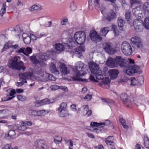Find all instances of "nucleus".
Masks as SVG:
<instances>
[{"instance_id": "49530a36", "label": "nucleus", "mask_w": 149, "mask_h": 149, "mask_svg": "<svg viewBox=\"0 0 149 149\" xmlns=\"http://www.w3.org/2000/svg\"><path fill=\"white\" fill-rule=\"evenodd\" d=\"M137 6H136V7L133 8L132 10V13L136 17L139 16V11L138 10Z\"/></svg>"}, {"instance_id": "4c0bfd02", "label": "nucleus", "mask_w": 149, "mask_h": 149, "mask_svg": "<svg viewBox=\"0 0 149 149\" xmlns=\"http://www.w3.org/2000/svg\"><path fill=\"white\" fill-rule=\"evenodd\" d=\"M22 76H25V78L26 80L30 79L34 81L37 79L35 75H22Z\"/></svg>"}, {"instance_id": "cd10ccee", "label": "nucleus", "mask_w": 149, "mask_h": 149, "mask_svg": "<svg viewBox=\"0 0 149 149\" xmlns=\"http://www.w3.org/2000/svg\"><path fill=\"white\" fill-rule=\"evenodd\" d=\"M100 2V0H88L89 6H92V5L95 6H98Z\"/></svg>"}, {"instance_id": "f704fd0d", "label": "nucleus", "mask_w": 149, "mask_h": 149, "mask_svg": "<svg viewBox=\"0 0 149 149\" xmlns=\"http://www.w3.org/2000/svg\"><path fill=\"white\" fill-rule=\"evenodd\" d=\"M12 44L13 43L12 42L10 41H9L4 45L3 48V51H5L7 49H8L10 47H11Z\"/></svg>"}, {"instance_id": "473e14b6", "label": "nucleus", "mask_w": 149, "mask_h": 149, "mask_svg": "<svg viewBox=\"0 0 149 149\" xmlns=\"http://www.w3.org/2000/svg\"><path fill=\"white\" fill-rule=\"evenodd\" d=\"M55 49L57 51L62 52L64 49V47L63 44L59 43L56 45Z\"/></svg>"}, {"instance_id": "13d9d810", "label": "nucleus", "mask_w": 149, "mask_h": 149, "mask_svg": "<svg viewBox=\"0 0 149 149\" xmlns=\"http://www.w3.org/2000/svg\"><path fill=\"white\" fill-rule=\"evenodd\" d=\"M105 142L107 145L110 146H112L113 143L114 144V143L113 141L107 139H105Z\"/></svg>"}, {"instance_id": "8fccbe9b", "label": "nucleus", "mask_w": 149, "mask_h": 149, "mask_svg": "<svg viewBox=\"0 0 149 149\" xmlns=\"http://www.w3.org/2000/svg\"><path fill=\"white\" fill-rule=\"evenodd\" d=\"M141 39L137 36H135L131 38V41L132 43H135L136 42H137L138 41H139Z\"/></svg>"}, {"instance_id": "680f3d73", "label": "nucleus", "mask_w": 149, "mask_h": 149, "mask_svg": "<svg viewBox=\"0 0 149 149\" xmlns=\"http://www.w3.org/2000/svg\"><path fill=\"white\" fill-rule=\"evenodd\" d=\"M24 124L26 126H30L32 125V123L31 121H25L23 122Z\"/></svg>"}, {"instance_id": "69168bd1", "label": "nucleus", "mask_w": 149, "mask_h": 149, "mask_svg": "<svg viewBox=\"0 0 149 149\" xmlns=\"http://www.w3.org/2000/svg\"><path fill=\"white\" fill-rule=\"evenodd\" d=\"M6 8H1L0 11V15L1 16H2L6 12Z\"/></svg>"}, {"instance_id": "79ce46f5", "label": "nucleus", "mask_w": 149, "mask_h": 149, "mask_svg": "<svg viewBox=\"0 0 149 149\" xmlns=\"http://www.w3.org/2000/svg\"><path fill=\"white\" fill-rule=\"evenodd\" d=\"M59 136L57 135L55 136L54 137V142L56 143V144L61 143L62 142V137H59V139H57V138H58Z\"/></svg>"}, {"instance_id": "ddd939ff", "label": "nucleus", "mask_w": 149, "mask_h": 149, "mask_svg": "<svg viewBox=\"0 0 149 149\" xmlns=\"http://www.w3.org/2000/svg\"><path fill=\"white\" fill-rule=\"evenodd\" d=\"M120 99L127 107H129V105L131 103V102L128 98V95L126 93H122L120 95Z\"/></svg>"}, {"instance_id": "20e7f679", "label": "nucleus", "mask_w": 149, "mask_h": 149, "mask_svg": "<svg viewBox=\"0 0 149 149\" xmlns=\"http://www.w3.org/2000/svg\"><path fill=\"white\" fill-rule=\"evenodd\" d=\"M74 37L77 43L80 45L83 44L86 38L85 33L81 31L76 32Z\"/></svg>"}, {"instance_id": "bf43d9fd", "label": "nucleus", "mask_w": 149, "mask_h": 149, "mask_svg": "<svg viewBox=\"0 0 149 149\" xmlns=\"http://www.w3.org/2000/svg\"><path fill=\"white\" fill-rule=\"evenodd\" d=\"M112 27L113 32L115 34V36H117L119 34L118 31L116 29L115 26L113 25Z\"/></svg>"}, {"instance_id": "c9c22d12", "label": "nucleus", "mask_w": 149, "mask_h": 149, "mask_svg": "<svg viewBox=\"0 0 149 149\" xmlns=\"http://www.w3.org/2000/svg\"><path fill=\"white\" fill-rule=\"evenodd\" d=\"M25 49L24 47H22L21 48H18L15 51V52L16 53H22L25 55L29 56V55L27 54V53L25 52Z\"/></svg>"}, {"instance_id": "6ab92c4d", "label": "nucleus", "mask_w": 149, "mask_h": 149, "mask_svg": "<svg viewBox=\"0 0 149 149\" xmlns=\"http://www.w3.org/2000/svg\"><path fill=\"white\" fill-rule=\"evenodd\" d=\"M85 51V47L83 46L77 47L75 50V53L78 55V57L80 58L82 56V52Z\"/></svg>"}, {"instance_id": "a211bd4d", "label": "nucleus", "mask_w": 149, "mask_h": 149, "mask_svg": "<svg viewBox=\"0 0 149 149\" xmlns=\"http://www.w3.org/2000/svg\"><path fill=\"white\" fill-rule=\"evenodd\" d=\"M116 14L113 11L111 10L107 14L106 19L109 21H111L116 17Z\"/></svg>"}, {"instance_id": "f8f14e48", "label": "nucleus", "mask_w": 149, "mask_h": 149, "mask_svg": "<svg viewBox=\"0 0 149 149\" xmlns=\"http://www.w3.org/2000/svg\"><path fill=\"white\" fill-rule=\"evenodd\" d=\"M91 126H96L97 127L93 129V131L94 132H98V131H100L101 130L100 127L102 128L106 125V123H97L96 122H91Z\"/></svg>"}, {"instance_id": "e2e57ef3", "label": "nucleus", "mask_w": 149, "mask_h": 149, "mask_svg": "<svg viewBox=\"0 0 149 149\" xmlns=\"http://www.w3.org/2000/svg\"><path fill=\"white\" fill-rule=\"evenodd\" d=\"M16 93V91L14 89H13L10 91L9 93L10 96H15L14 95Z\"/></svg>"}, {"instance_id": "9b49d317", "label": "nucleus", "mask_w": 149, "mask_h": 149, "mask_svg": "<svg viewBox=\"0 0 149 149\" xmlns=\"http://www.w3.org/2000/svg\"><path fill=\"white\" fill-rule=\"evenodd\" d=\"M103 47L104 49L109 54H114L115 52V49L111 47L110 44L108 43H103Z\"/></svg>"}, {"instance_id": "f03ea898", "label": "nucleus", "mask_w": 149, "mask_h": 149, "mask_svg": "<svg viewBox=\"0 0 149 149\" xmlns=\"http://www.w3.org/2000/svg\"><path fill=\"white\" fill-rule=\"evenodd\" d=\"M18 57L15 56L11 60L8 64L9 68L12 69L20 70H22L24 71L26 69V67L23 66V62L22 61L18 62Z\"/></svg>"}, {"instance_id": "0eeeda50", "label": "nucleus", "mask_w": 149, "mask_h": 149, "mask_svg": "<svg viewBox=\"0 0 149 149\" xmlns=\"http://www.w3.org/2000/svg\"><path fill=\"white\" fill-rule=\"evenodd\" d=\"M84 64L81 61L78 62L75 68H73L72 70L76 74H85L86 73L83 72Z\"/></svg>"}, {"instance_id": "39448f33", "label": "nucleus", "mask_w": 149, "mask_h": 149, "mask_svg": "<svg viewBox=\"0 0 149 149\" xmlns=\"http://www.w3.org/2000/svg\"><path fill=\"white\" fill-rule=\"evenodd\" d=\"M121 49L123 52L126 56H129L132 53V49L130 44L128 42L124 41L121 46Z\"/></svg>"}, {"instance_id": "603ef678", "label": "nucleus", "mask_w": 149, "mask_h": 149, "mask_svg": "<svg viewBox=\"0 0 149 149\" xmlns=\"http://www.w3.org/2000/svg\"><path fill=\"white\" fill-rule=\"evenodd\" d=\"M67 104L66 103L64 102H62L61 104L60 107L58 108V109L61 108V110H67Z\"/></svg>"}, {"instance_id": "a19ab883", "label": "nucleus", "mask_w": 149, "mask_h": 149, "mask_svg": "<svg viewBox=\"0 0 149 149\" xmlns=\"http://www.w3.org/2000/svg\"><path fill=\"white\" fill-rule=\"evenodd\" d=\"M39 77L42 81L45 82L49 80V76L48 75H40Z\"/></svg>"}, {"instance_id": "0e129e2a", "label": "nucleus", "mask_w": 149, "mask_h": 149, "mask_svg": "<svg viewBox=\"0 0 149 149\" xmlns=\"http://www.w3.org/2000/svg\"><path fill=\"white\" fill-rule=\"evenodd\" d=\"M29 36L31 38V40H32L33 41L36 40L37 38V36L36 37L35 35L32 34H30V36Z\"/></svg>"}, {"instance_id": "338daca9", "label": "nucleus", "mask_w": 149, "mask_h": 149, "mask_svg": "<svg viewBox=\"0 0 149 149\" xmlns=\"http://www.w3.org/2000/svg\"><path fill=\"white\" fill-rule=\"evenodd\" d=\"M49 76V80L52 81H55L56 78L54 75H48Z\"/></svg>"}, {"instance_id": "4d7b16f0", "label": "nucleus", "mask_w": 149, "mask_h": 149, "mask_svg": "<svg viewBox=\"0 0 149 149\" xmlns=\"http://www.w3.org/2000/svg\"><path fill=\"white\" fill-rule=\"evenodd\" d=\"M70 8H71V10L73 11H74L76 8V4L74 2H72L70 4Z\"/></svg>"}, {"instance_id": "864d4df0", "label": "nucleus", "mask_w": 149, "mask_h": 149, "mask_svg": "<svg viewBox=\"0 0 149 149\" xmlns=\"http://www.w3.org/2000/svg\"><path fill=\"white\" fill-rule=\"evenodd\" d=\"M41 102H42V105H43L47 104H49L51 103L50 100L47 98L45 99L41 100Z\"/></svg>"}, {"instance_id": "e433bc0d", "label": "nucleus", "mask_w": 149, "mask_h": 149, "mask_svg": "<svg viewBox=\"0 0 149 149\" xmlns=\"http://www.w3.org/2000/svg\"><path fill=\"white\" fill-rule=\"evenodd\" d=\"M37 116H44L48 112L46 110H40L38 111H35Z\"/></svg>"}, {"instance_id": "a878e982", "label": "nucleus", "mask_w": 149, "mask_h": 149, "mask_svg": "<svg viewBox=\"0 0 149 149\" xmlns=\"http://www.w3.org/2000/svg\"><path fill=\"white\" fill-rule=\"evenodd\" d=\"M47 56L45 55V54L40 55L38 58L39 63H43L47 60Z\"/></svg>"}, {"instance_id": "72a5a7b5", "label": "nucleus", "mask_w": 149, "mask_h": 149, "mask_svg": "<svg viewBox=\"0 0 149 149\" xmlns=\"http://www.w3.org/2000/svg\"><path fill=\"white\" fill-rule=\"evenodd\" d=\"M144 143L146 148H149V139L147 135H144Z\"/></svg>"}, {"instance_id": "7c9ffc66", "label": "nucleus", "mask_w": 149, "mask_h": 149, "mask_svg": "<svg viewBox=\"0 0 149 149\" xmlns=\"http://www.w3.org/2000/svg\"><path fill=\"white\" fill-rule=\"evenodd\" d=\"M129 82L130 83V86H132L135 85H139L137 81L136 80L135 78L131 77L129 79Z\"/></svg>"}, {"instance_id": "2eb2a0df", "label": "nucleus", "mask_w": 149, "mask_h": 149, "mask_svg": "<svg viewBox=\"0 0 149 149\" xmlns=\"http://www.w3.org/2000/svg\"><path fill=\"white\" fill-rule=\"evenodd\" d=\"M45 143L44 141L41 139L38 140L35 142L34 146L36 148L39 149H44V146H45Z\"/></svg>"}, {"instance_id": "6e6552de", "label": "nucleus", "mask_w": 149, "mask_h": 149, "mask_svg": "<svg viewBox=\"0 0 149 149\" xmlns=\"http://www.w3.org/2000/svg\"><path fill=\"white\" fill-rule=\"evenodd\" d=\"M143 23L141 19H136L134 20L133 26L135 30L137 32H141L143 28Z\"/></svg>"}, {"instance_id": "de8ad7c7", "label": "nucleus", "mask_w": 149, "mask_h": 149, "mask_svg": "<svg viewBox=\"0 0 149 149\" xmlns=\"http://www.w3.org/2000/svg\"><path fill=\"white\" fill-rule=\"evenodd\" d=\"M84 110H86V114L88 116H90L92 114V111L91 110H88V105L85 106V107L84 108Z\"/></svg>"}, {"instance_id": "6e6d98bb", "label": "nucleus", "mask_w": 149, "mask_h": 149, "mask_svg": "<svg viewBox=\"0 0 149 149\" xmlns=\"http://www.w3.org/2000/svg\"><path fill=\"white\" fill-rule=\"evenodd\" d=\"M59 86L57 85H52L50 87L51 90L55 91L59 89Z\"/></svg>"}, {"instance_id": "393cba45", "label": "nucleus", "mask_w": 149, "mask_h": 149, "mask_svg": "<svg viewBox=\"0 0 149 149\" xmlns=\"http://www.w3.org/2000/svg\"><path fill=\"white\" fill-rule=\"evenodd\" d=\"M23 40L25 44H29L31 42V38L29 36H27L26 33H24L22 35Z\"/></svg>"}, {"instance_id": "aec40b11", "label": "nucleus", "mask_w": 149, "mask_h": 149, "mask_svg": "<svg viewBox=\"0 0 149 149\" xmlns=\"http://www.w3.org/2000/svg\"><path fill=\"white\" fill-rule=\"evenodd\" d=\"M19 76L20 82H17L16 83V85L18 87L22 86L24 83H27V81L25 78V76L22 75H19Z\"/></svg>"}, {"instance_id": "c03bdc74", "label": "nucleus", "mask_w": 149, "mask_h": 149, "mask_svg": "<svg viewBox=\"0 0 149 149\" xmlns=\"http://www.w3.org/2000/svg\"><path fill=\"white\" fill-rule=\"evenodd\" d=\"M123 76L121 77L120 79L119 82L122 83L125 82L127 81L129 82V79H128L127 77H126L124 76V75H123Z\"/></svg>"}, {"instance_id": "4468645a", "label": "nucleus", "mask_w": 149, "mask_h": 149, "mask_svg": "<svg viewBox=\"0 0 149 149\" xmlns=\"http://www.w3.org/2000/svg\"><path fill=\"white\" fill-rule=\"evenodd\" d=\"M116 62L117 64V67L119 66L121 67H127L125 65V59L121 56H117L115 58Z\"/></svg>"}, {"instance_id": "1a4fd4ad", "label": "nucleus", "mask_w": 149, "mask_h": 149, "mask_svg": "<svg viewBox=\"0 0 149 149\" xmlns=\"http://www.w3.org/2000/svg\"><path fill=\"white\" fill-rule=\"evenodd\" d=\"M89 36L90 39L93 41L97 42H100L102 40V38L95 31H91Z\"/></svg>"}, {"instance_id": "a18cd8bd", "label": "nucleus", "mask_w": 149, "mask_h": 149, "mask_svg": "<svg viewBox=\"0 0 149 149\" xmlns=\"http://www.w3.org/2000/svg\"><path fill=\"white\" fill-rule=\"evenodd\" d=\"M130 2L132 7L136 5H140V4L139 0H131Z\"/></svg>"}, {"instance_id": "c85d7f7f", "label": "nucleus", "mask_w": 149, "mask_h": 149, "mask_svg": "<svg viewBox=\"0 0 149 149\" xmlns=\"http://www.w3.org/2000/svg\"><path fill=\"white\" fill-rule=\"evenodd\" d=\"M50 70L52 73H55L57 72L59 73L57 69L55 64L53 63L51 64L50 67Z\"/></svg>"}, {"instance_id": "412c9836", "label": "nucleus", "mask_w": 149, "mask_h": 149, "mask_svg": "<svg viewBox=\"0 0 149 149\" xmlns=\"http://www.w3.org/2000/svg\"><path fill=\"white\" fill-rule=\"evenodd\" d=\"M145 15L146 16L149 15V3L145 2L142 6Z\"/></svg>"}, {"instance_id": "09e8293b", "label": "nucleus", "mask_w": 149, "mask_h": 149, "mask_svg": "<svg viewBox=\"0 0 149 149\" xmlns=\"http://www.w3.org/2000/svg\"><path fill=\"white\" fill-rule=\"evenodd\" d=\"M109 74H118L119 73L118 71L116 69L109 70Z\"/></svg>"}, {"instance_id": "dca6fc26", "label": "nucleus", "mask_w": 149, "mask_h": 149, "mask_svg": "<svg viewBox=\"0 0 149 149\" xmlns=\"http://www.w3.org/2000/svg\"><path fill=\"white\" fill-rule=\"evenodd\" d=\"M60 71L61 73L64 74L69 73L70 70L66 65L63 63H62L59 66Z\"/></svg>"}, {"instance_id": "bb28decb", "label": "nucleus", "mask_w": 149, "mask_h": 149, "mask_svg": "<svg viewBox=\"0 0 149 149\" xmlns=\"http://www.w3.org/2000/svg\"><path fill=\"white\" fill-rule=\"evenodd\" d=\"M132 46L135 49L141 48L143 47V45L141 39L135 43H132Z\"/></svg>"}, {"instance_id": "58836bf2", "label": "nucleus", "mask_w": 149, "mask_h": 149, "mask_svg": "<svg viewBox=\"0 0 149 149\" xmlns=\"http://www.w3.org/2000/svg\"><path fill=\"white\" fill-rule=\"evenodd\" d=\"M137 82H138L139 85L143 84L144 83L143 76L142 75L138 76L137 77Z\"/></svg>"}, {"instance_id": "c756f323", "label": "nucleus", "mask_w": 149, "mask_h": 149, "mask_svg": "<svg viewBox=\"0 0 149 149\" xmlns=\"http://www.w3.org/2000/svg\"><path fill=\"white\" fill-rule=\"evenodd\" d=\"M31 62L33 64H37L39 63L38 59H37L36 56L33 55L29 57Z\"/></svg>"}, {"instance_id": "423d86ee", "label": "nucleus", "mask_w": 149, "mask_h": 149, "mask_svg": "<svg viewBox=\"0 0 149 149\" xmlns=\"http://www.w3.org/2000/svg\"><path fill=\"white\" fill-rule=\"evenodd\" d=\"M89 66L91 73L94 74H102L101 70L99 69V66L96 63L93 62H90Z\"/></svg>"}, {"instance_id": "37998d69", "label": "nucleus", "mask_w": 149, "mask_h": 149, "mask_svg": "<svg viewBox=\"0 0 149 149\" xmlns=\"http://www.w3.org/2000/svg\"><path fill=\"white\" fill-rule=\"evenodd\" d=\"M24 122H22L20 126L17 127V129L22 131L25 130L27 129V127L24 124Z\"/></svg>"}, {"instance_id": "f3484780", "label": "nucleus", "mask_w": 149, "mask_h": 149, "mask_svg": "<svg viewBox=\"0 0 149 149\" xmlns=\"http://www.w3.org/2000/svg\"><path fill=\"white\" fill-rule=\"evenodd\" d=\"M115 58H110L108 59L107 61V65L111 68L117 67Z\"/></svg>"}, {"instance_id": "5701e85b", "label": "nucleus", "mask_w": 149, "mask_h": 149, "mask_svg": "<svg viewBox=\"0 0 149 149\" xmlns=\"http://www.w3.org/2000/svg\"><path fill=\"white\" fill-rule=\"evenodd\" d=\"M125 23V21L123 20L121 17H119L118 18V24L120 30L123 31L124 24Z\"/></svg>"}, {"instance_id": "b1692460", "label": "nucleus", "mask_w": 149, "mask_h": 149, "mask_svg": "<svg viewBox=\"0 0 149 149\" xmlns=\"http://www.w3.org/2000/svg\"><path fill=\"white\" fill-rule=\"evenodd\" d=\"M60 109H58V114L59 117H64L68 116L69 113L67 110H61Z\"/></svg>"}, {"instance_id": "4be33fe9", "label": "nucleus", "mask_w": 149, "mask_h": 149, "mask_svg": "<svg viewBox=\"0 0 149 149\" xmlns=\"http://www.w3.org/2000/svg\"><path fill=\"white\" fill-rule=\"evenodd\" d=\"M42 9V7L40 4H34L29 8V10L30 11H38Z\"/></svg>"}, {"instance_id": "2f4dec72", "label": "nucleus", "mask_w": 149, "mask_h": 149, "mask_svg": "<svg viewBox=\"0 0 149 149\" xmlns=\"http://www.w3.org/2000/svg\"><path fill=\"white\" fill-rule=\"evenodd\" d=\"M109 28L108 27H105L102 28L101 29L100 33L102 36H105L109 31Z\"/></svg>"}, {"instance_id": "ea45409f", "label": "nucleus", "mask_w": 149, "mask_h": 149, "mask_svg": "<svg viewBox=\"0 0 149 149\" xmlns=\"http://www.w3.org/2000/svg\"><path fill=\"white\" fill-rule=\"evenodd\" d=\"M143 25L146 28L149 29V17L145 18L143 22Z\"/></svg>"}, {"instance_id": "774afa93", "label": "nucleus", "mask_w": 149, "mask_h": 149, "mask_svg": "<svg viewBox=\"0 0 149 149\" xmlns=\"http://www.w3.org/2000/svg\"><path fill=\"white\" fill-rule=\"evenodd\" d=\"M26 51L28 54H27L29 55V54H30L32 52V49L30 47H28L26 48V49H25Z\"/></svg>"}, {"instance_id": "7ed1b4c3", "label": "nucleus", "mask_w": 149, "mask_h": 149, "mask_svg": "<svg viewBox=\"0 0 149 149\" xmlns=\"http://www.w3.org/2000/svg\"><path fill=\"white\" fill-rule=\"evenodd\" d=\"M127 63H128L127 67L129 68L126 70V73L127 74H133L135 73L140 74L142 73V71L141 70L139 67L135 65L131 66V64L134 63V60L130 59L129 60V61L127 62Z\"/></svg>"}, {"instance_id": "f257e3e1", "label": "nucleus", "mask_w": 149, "mask_h": 149, "mask_svg": "<svg viewBox=\"0 0 149 149\" xmlns=\"http://www.w3.org/2000/svg\"><path fill=\"white\" fill-rule=\"evenodd\" d=\"M103 75H90L89 77V79H86L88 80V81H91L92 82H99V81L101 80L102 81L98 85L100 86L108 89L109 87L110 80L109 77H106L104 78Z\"/></svg>"}, {"instance_id": "052dcab7", "label": "nucleus", "mask_w": 149, "mask_h": 149, "mask_svg": "<svg viewBox=\"0 0 149 149\" xmlns=\"http://www.w3.org/2000/svg\"><path fill=\"white\" fill-rule=\"evenodd\" d=\"M41 100H36L35 103V106L36 107H39L42 105Z\"/></svg>"}, {"instance_id": "3c124183", "label": "nucleus", "mask_w": 149, "mask_h": 149, "mask_svg": "<svg viewBox=\"0 0 149 149\" xmlns=\"http://www.w3.org/2000/svg\"><path fill=\"white\" fill-rule=\"evenodd\" d=\"M15 133L14 130H9L8 134V136H9L10 138H12L13 136L15 135Z\"/></svg>"}, {"instance_id": "5fc2aeb1", "label": "nucleus", "mask_w": 149, "mask_h": 149, "mask_svg": "<svg viewBox=\"0 0 149 149\" xmlns=\"http://www.w3.org/2000/svg\"><path fill=\"white\" fill-rule=\"evenodd\" d=\"M131 13L130 11H126L125 13V17L127 20H128L130 17Z\"/></svg>"}, {"instance_id": "9d476101", "label": "nucleus", "mask_w": 149, "mask_h": 149, "mask_svg": "<svg viewBox=\"0 0 149 149\" xmlns=\"http://www.w3.org/2000/svg\"><path fill=\"white\" fill-rule=\"evenodd\" d=\"M74 77L70 78V79L68 78L65 77H63L62 79L63 80H67L70 81H81L84 82H87L88 81V79H83L80 77L82 75H74ZM84 76V75H83Z\"/></svg>"}]
</instances>
